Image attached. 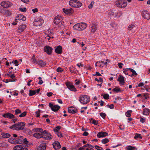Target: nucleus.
<instances>
[{"label":"nucleus","instance_id":"f257e3e1","mask_svg":"<svg viewBox=\"0 0 150 150\" xmlns=\"http://www.w3.org/2000/svg\"><path fill=\"white\" fill-rule=\"evenodd\" d=\"M25 123L24 122H20L16 123L11 126L10 128L11 129H15L17 130H22L24 128Z\"/></svg>","mask_w":150,"mask_h":150},{"label":"nucleus","instance_id":"f03ea898","mask_svg":"<svg viewBox=\"0 0 150 150\" xmlns=\"http://www.w3.org/2000/svg\"><path fill=\"white\" fill-rule=\"evenodd\" d=\"M87 25L84 23L76 24L73 26L74 30H84L87 27Z\"/></svg>","mask_w":150,"mask_h":150},{"label":"nucleus","instance_id":"7ed1b4c3","mask_svg":"<svg viewBox=\"0 0 150 150\" xmlns=\"http://www.w3.org/2000/svg\"><path fill=\"white\" fill-rule=\"evenodd\" d=\"M79 100L83 104H86L90 101V97L86 95L81 96L79 98Z\"/></svg>","mask_w":150,"mask_h":150},{"label":"nucleus","instance_id":"20e7f679","mask_svg":"<svg viewBox=\"0 0 150 150\" xmlns=\"http://www.w3.org/2000/svg\"><path fill=\"white\" fill-rule=\"evenodd\" d=\"M115 4L117 7L121 8H124L127 5V3L125 0H116Z\"/></svg>","mask_w":150,"mask_h":150},{"label":"nucleus","instance_id":"39448f33","mask_svg":"<svg viewBox=\"0 0 150 150\" xmlns=\"http://www.w3.org/2000/svg\"><path fill=\"white\" fill-rule=\"evenodd\" d=\"M69 5L72 7L75 8L80 7L82 5V3L77 0H71L69 2Z\"/></svg>","mask_w":150,"mask_h":150},{"label":"nucleus","instance_id":"423d86ee","mask_svg":"<svg viewBox=\"0 0 150 150\" xmlns=\"http://www.w3.org/2000/svg\"><path fill=\"white\" fill-rule=\"evenodd\" d=\"M42 133V138H43L45 140H50L52 138V136L51 134L48 133V132L46 130H44Z\"/></svg>","mask_w":150,"mask_h":150},{"label":"nucleus","instance_id":"0eeeda50","mask_svg":"<svg viewBox=\"0 0 150 150\" xmlns=\"http://www.w3.org/2000/svg\"><path fill=\"white\" fill-rule=\"evenodd\" d=\"M63 19V17L59 15H57L54 17V23L55 24H58L61 22Z\"/></svg>","mask_w":150,"mask_h":150},{"label":"nucleus","instance_id":"6e6552de","mask_svg":"<svg viewBox=\"0 0 150 150\" xmlns=\"http://www.w3.org/2000/svg\"><path fill=\"white\" fill-rule=\"evenodd\" d=\"M49 107H50L51 110L54 112H57L58 111L60 108V106L57 105H53L51 103H50L49 105Z\"/></svg>","mask_w":150,"mask_h":150},{"label":"nucleus","instance_id":"1a4fd4ad","mask_svg":"<svg viewBox=\"0 0 150 150\" xmlns=\"http://www.w3.org/2000/svg\"><path fill=\"white\" fill-rule=\"evenodd\" d=\"M142 15L145 19L149 20L150 19V14L147 11H143Z\"/></svg>","mask_w":150,"mask_h":150},{"label":"nucleus","instance_id":"9d476101","mask_svg":"<svg viewBox=\"0 0 150 150\" xmlns=\"http://www.w3.org/2000/svg\"><path fill=\"white\" fill-rule=\"evenodd\" d=\"M52 48L49 46H45L44 48V51L48 54H50L52 52Z\"/></svg>","mask_w":150,"mask_h":150},{"label":"nucleus","instance_id":"9b49d317","mask_svg":"<svg viewBox=\"0 0 150 150\" xmlns=\"http://www.w3.org/2000/svg\"><path fill=\"white\" fill-rule=\"evenodd\" d=\"M43 20L42 19H37L34 21L33 24L36 26H40L43 23Z\"/></svg>","mask_w":150,"mask_h":150},{"label":"nucleus","instance_id":"f8f14e48","mask_svg":"<svg viewBox=\"0 0 150 150\" xmlns=\"http://www.w3.org/2000/svg\"><path fill=\"white\" fill-rule=\"evenodd\" d=\"M66 85L68 88L71 91H76V88L70 82H68L67 83Z\"/></svg>","mask_w":150,"mask_h":150},{"label":"nucleus","instance_id":"ddd939ff","mask_svg":"<svg viewBox=\"0 0 150 150\" xmlns=\"http://www.w3.org/2000/svg\"><path fill=\"white\" fill-rule=\"evenodd\" d=\"M52 145L54 148L56 150L60 149L61 147L59 142L57 141H55Z\"/></svg>","mask_w":150,"mask_h":150},{"label":"nucleus","instance_id":"4468645a","mask_svg":"<svg viewBox=\"0 0 150 150\" xmlns=\"http://www.w3.org/2000/svg\"><path fill=\"white\" fill-rule=\"evenodd\" d=\"M64 12L67 15H70L71 14L73 13L74 12V11L71 8L67 9L65 10L64 8H63Z\"/></svg>","mask_w":150,"mask_h":150},{"label":"nucleus","instance_id":"2eb2a0df","mask_svg":"<svg viewBox=\"0 0 150 150\" xmlns=\"http://www.w3.org/2000/svg\"><path fill=\"white\" fill-rule=\"evenodd\" d=\"M46 144L45 143H42L37 147L38 150H45L46 149Z\"/></svg>","mask_w":150,"mask_h":150},{"label":"nucleus","instance_id":"dca6fc26","mask_svg":"<svg viewBox=\"0 0 150 150\" xmlns=\"http://www.w3.org/2000/svg\"><path fill=\"white\" fill-rule=\"evenodd\" d=\"M68 111L69 113L74 114L77 112V110L73 107H71L68 108Z\"/></svg>","mask_w":150,"mask_h":150},{"label":"nucleus","instance_id":"f3484780","mask_svg":"<svg viewBox=\"0 0 150 150\" xmlns=\"http://www.w3.org/2000/svg\"><path fill=\"white\" fill-rule=\"evenodd\" d=\"M3 116L4 117H7L10 119L13 118L15 117L14 115L13 114L9 112L4 114L3 115Z\"/></svg>","mask_w":150,"mask_h":150},{"label":"nucleus","instance_id":"a211bd4d","mask_svg":"<svg viewBox=\"0 0 150 150\" xmlns=\"http://www.w3.org/2000/svg\"><path fill=\"white\" fill-rule=\"evenodd\" d=\"M55 52L57 54H60L62 53V47L60 45H59L55 47Z\"/></svg>","mask_w":150,"mask_h":150},{"label":"nucleus","instance_id":"6ab92c4d","mask_svg":"<svg viewBox=\"0 0 150 150\" xmlns=\"http://www.w3.org/2000/svg\"><path fill=\"white\" fill-rule=\"evenodd\" d=\"M108 135L107 133L105 132H98L97 134V136L99 138L105 137Z\"/></svg>","mask_w":150,"mask_h":150},{"label":"nucleus","instance_id":"aec40b11","mask_svg":"<svg viewBox=\"0 0 150 150\" xmlns=\"http://www.w3.org/2000/svg\"><path fill=\"white\" fill-rule=\"evenodd\" d=\"M26 28L25 25H20L18 28V32L20 33L23 32Z\"/></svg>","mask_w":150,"mask_h":150},{"label":"nucleus","instance_id":"412c9836","mask_svg":"<svg viewBox=\"0 0 150 150\" xmlns=\"http://www.w3.org/2000/svg\"><path fill=\"white\" fill-rule=\"evenodd\" d=\"M91 26V32L93 33L95 32L97 28V24L95 23H94L92 24Z\"/></svg>","mask_w":150,"mask_h":150},{"label":"nucleus","instance_id":"4be33fe9","mask_svg":"<svg viewBox=\"0 0 150 150\" xmlns=\"http://www.w3.org/2000/svg\"><path fill=\"white\" fill-rule=\"evenodd\" d=\"M117 81L120 82V84L122 85H124V83H125L124 77L121 75H120V77L117 80Z\"/></svg>","mask_w":150,"mask_h":150},{"label":"nucleus","instance_id":"5701e85b","mask_svg":"<svg viewBox=\"0 0 150 150\" xmlns=\"http://www.w3.org/2000/svg\"><path fill=\"white\" fill-rule=\"evenodd\" d=\"M23 137L22 136L19 137H18L16 138V144H21L23 143Z\"/></svg>","mask_w":150,"mask_h":150},{"label":"nucleus","instance_id":"b1692460","mask_svg":"<svg viewBox=\"0 0 150 150\" xmlns=\"http://www.w3.org/2000/svg\"><path fill=\"white\" fill-rule=\"evenodd\" d=\"M17 18H18V20H22L23 21H25L26 20V18L23 15L20 14L18 15L17 17ZM18 20L17 19H16L15 20L17 21Z\"/></svg>","mask_w":150,"mask_h":150},{"label":"nucleus","instance_id":"393cba45","mask_svg":"<svg viewBox=\"0 0 150 150\" xmlns=\"http://www.w3.org/2000/svg\"><path fill=\"white\" fill-rule=\"evenodd\" d=\"M37 64H38L41 67H45L46 65L45 62L41 60H38V61L37 62Z\"/></svg>","mask_w":150,"mask_h":150},{"label":"nucleus","instance_id":"a878e982","mask_svg":"<svg viewBox=\"0 0 150 150\" xmlns=\"http://www.w3.org/2000/svg\"><path fill=\"white\" fill-rule=\"evenodd\" d=\"M42 133L38 132H35L33 134V137L37 139H40L42 138Z\"/></svg>","mask_w":150,"mask_h":150},{"label":"nucleus","instance_id":"bb28decb","mask_svg":"<svg viewBox=\"0 0 150 150\" xmlns=\"http://www.w3.org/2000/svg\"><path fill=\"white\" fill-rule=\"evenodd\" d=\"M1 6L4 8H7L9 7L10 6L9 4H8L7 2L6 1L2 2L1 3Z\"/></svg>","mask_w":150,"mask_h":150},{"label":"nucleus","instance_id":"cd10ccee","mask_svg":"<svg viewBox=\"0 0 150 150\" xmlns=\"http://www.w3.org/2000/svg\"><path fill=\"white\" fill-rule=\"evenodd\" d=\"M8 141L11 144H16V138H14L13 137H11L8 139Z\"/></svg>","mask_w":150,"mask_h":150},{"label":"nucleus","instance_id":"c85d7f7f","mask_svg":"<svg viewBox=\"0 0 150 150\" xmlns=\"http://www.w3.org/2000/svg\"><path fill=\"white\" fill-rule=\"evenodd\" d=\"M32 131L34 132H39L41 133H42V132H43V129H42L39 128H35L33 129Z\"/></svg>","mask_w":150,"mask_h":150},{"label":"nucleus","instance_id":"c756f323","mask_svg":"<svg viewBox=\"0 0 150 150\" xmlns=\"http://www.w3.org/2000/svg\"><path fill=\"white\" fill-rule=\"evenodd\" d=\"M150 110L148 108H145L144 109L143 114L144 115H147L149 113Z\"/></svg>","mask_w":150,"mask_h":150},{"label":"nucleus","instance_id":"7c9ffc66","mask_svg":"<svg viewBox=\"0 0 150 150\" xmlns=\"http://www.w3.org/2000/svg\"><path fill=\"white\" fill-rule=\"evenodd\" d=\"M2 137L3 138H7L10 137L11 135L8 133H1Z\"/></svg>","mask_w":150,"mask_h":150},{"label":"nucleus","instance_id":"2f4dec72","mask_svg":"<svg viewBox=\"0 0 150 150\" xmlns=\"http://www.w3.org/2000/svg\"><path fill=\"white\" fill-rule=\"evenodd\" d=\"M23 148V146L21 145H18L14 147V150H21Z\"/></svg>","mask_w":150,"mask_h":150},{"label":"nucleus","instance_id":"473e14b6","mask_svg":"<svg viewBox=\"0 0 150 150\" xmlns=\"http://www.w3.org/2000/svg\"><path fill=\"white\" fill-rule=\"evenodd\" d=\"M112 90L113 91L116 92L117 93L119 92H121L122 91L119 87H117L116 88H113Z\"/></svg>","mask_w":150,"mask_h":150},{"label":"nucleus","instance_id":"72a5a7b5","mask_svg":"<svg viewBox=\"0 0 150 150\" xmlns=\"http://www.w3.org/2000/svg\"><path fill=\"white\" fill-rule=\"evenodd\" d=\"M136 148L131 146H129L126 147L127 150H135Z\"/></svg>","mask_w":150,"mask_h":150},{"label":"nucleus","instance_id":"f704fd0d","mask_svg":"<svg viewBox=\"0 0 150 150\" xmlns=\"http://www.w3.org/2000/svg\"><path fill=\"white\" fill-rule=\"evenodd\" d=\"M36 93L35 90H30L29 91V95L30 96H32Z\"/></svg>","mask_w":150,"mask_h":150},{"label":"nucleus","instance_id":"c9c22d12","mask_svg":"<svg viewBox=\"0 0 150 150\" xmlns=\"http://www.w3.org/2000/svg\"><path fill=\"white\" fill-rule=\"evenodd\" d=\"M129 70L131 72H132V76H133L134 75L137 76V73L133 69L129 68Z\"/></svg>","mask_w":150,"mask_h":150},{"label":"nucleus","instance_id":"e433bc0d","mask_svg":"<svg viewBox=\"0 0 150 150\" xmlns=\"http://www.w3.org/2000/svg\"><path fill=\"white\" fill-rule=\"evenodd\" d=\"M134 138L135 139H137L138 138L142 139V137L141 136V134H140L137 133L135 134V135L134 137Z\"/></svg>","mask_w":150,"mask_h":150},{"label":"nucleus","instance_id":"4c0bfd02","mask_svg":"<svg viewBox=\"0 0 150 150\" xmlns=\"http://www.w3.org/2000/svg\"><path fill=\"white\" fill-rule=\"evenodd\" d=\"M132 111L131 110H128L126 113L125 115L127 117H129L131 115V113Z\"/></svg>","mask_w":150,"mask_h":150},{"label":"nucleus","instance_id":"58836bf2","mask_svg":"<svg viewBox=\"0 0 150 150\" xmlns=\"http://www.w3.org/2000/svg\"><path fill=\"white\" fill-rule=\"evenodd\" d=\"M109 142V140L107 138H105L104 139H103L102 140V142L104 144H105Z\"/></svg>","mask_w":150,"mask_h":150},{"label":"nucleus","instance_id":"ea45409f","mask_svg":"<svg viewBox=\"0 0 150 150\" xmlns=\"http://www.w3.org/2000/svg\"><path fill=\"white\" fill-rule=\"evenodd\" d=\"M7 144L5 142H3L0 143V147H7Z\"/></svg>","mask_w":150,"mask_h":150},{"label":"nucleus","instance_id":"a19ab883","mask_svg":"<svg viewBox=\"0 0 150 150\" xmlns=\"http://www.w3.org/2000/svg\"><path fill=\"white\" fill-rule=\"evenodd\" d=\"M60 128L61 127L60 126H57L55 129H54V131L55 132H58Z\"/></svg>","mask_w":150,"mask_h":150},{"label":"nucleus","instance_id":"79ce46f5","mask_svg":"<svg viewBox=\"0 0 150 150\" xmlns=\"http://www.w3.org/2000/svg\"><path fill=\"white\" fill-rule=\"evenodd\" d=\"M19 11L23 12H25L27 11V9L26 8H19Z\"/></svg>","mask_w":150,"mask_h":150},{"label":"nucleus","instance_id":"37998d69","mask_svg":"<svg viewBox=\"0 0 150 150\" xmlns=\"http://www.w3.org/2000/svg\"><path fill=\"white\" fill-rule=\"evenodd\" d=\"M26 113L27 112L26 111H24L19 116L21 117H24L26 115Z\"/></svg>","mask_w":150,"mask_h":150},{"label":"nucleus","instance_id":"c03bdc74","mask_svg":"<svg viewBox=\"0 0 150 150\" xmlns=\"http://www.w3.org/2000/svg\"><path fill=\"white\" fill-rule=\"evenodd\" d=\"M103 97L104 99L107 100L109 99V96L108 94H105L103 96Z\"/></svg>","mask_w":150,"mask_h":150},{"label":"nucleus","instance_id":"a18cd8bd","mask_svg":"<svg viewBox=\"0 0 150 150\" xmlns=\"http://www.w3.org/2000/svg\"><path fill=\"white\" fill-rule=\"evenodd\" d=\"M134 27V25L132 24H131L129 25L128 28V30H130L132 29Z\"/></svg>","mask_w":150,"mask_h":150},{"label":"nucleus","instance_id":"49530a36","mask_svg":"<svg viewBox=\"0 0 150 150\" xmlns=\"http://www.w3.org/2000/svg\"><path fill=\"white\" fill-rule=\"evenodd\" d=\"M41 110H38V111L35 112V114L36 115L37 117H40V112Z\"/></svg>","mask_w":150,"mask_h":150},{"label":"nucleus","instance_id":"de8ad7c7","mask_svg":"<svg viewBox=\"0 0 150 150\" xmlns=\"http://www.w3.org/2000/svg\"><path fill=\"white\" fill-rule=\"evenodd\" d=\"M28 141L27 140V139L26 138H23V143L24 144H26V145L27 147L28 146L27 145V144H28Z\"/></svg>","mask_w":150,"mask_h":150},{"label":"nucleus","instance_id":"09e8293b","mask_svg":"<svg viewBox=\"0 0 150 150\" xmlns=\"http://www.w3.org/2000/svg\"><path fill=\"white\" fill-rule=\"evenodd\" d=\"M129 68L123 69V73L126 75H128V74L127 72L128 70H129Z\"/></svg>","mask_w":150,"mask_h":150},{"label":"nucleus","instance_id":"8fccbe9b","mask_svg":"<svg viewBox=\"0 0 150 150\" xmlns=\"http://www.w3.org/2000/svg\"><path fill=\"white\" fill-rule=\"evenodd\" d=\"M95 80L96 81L100 82L101 83H102L103 82V79L101 77L99 78V80H98V79L97 78H95Z\"/></svg>","mask_w":150,"mask_h":150},{"label":"nucleus","instance_id":"3c124183","mask_svg":"<svg viewBox=\"0 0 150 150\" xmlns=\"http://www.w3.org/2000/svg\"><path fill=\"white\" fill-rule=\"evenodd\" d=\"M100 115L103 119L105 118L106 116V114L105 113L103 112L100 113Z\"/></svg>","mask_w":150,"mask_h":150},{"label":"nucleus","instance_id":"603ef678","mask_svg":"<svg viewBox=\"0 0 150 150\" xmlns=\"http://www.w3.org/2000/svg\"><path fill=\"white\" fill-rule=\"evenodd\" d=\"M21 111L19 109H17L15 110V114L16 115H17L18 114L21 113Z\"/></svg>","mask_w":150,"mask_h":150},{"label":"nucleus","instance_id":"864d4df0","mask_svg":"<svg viewBox=\"0 0 150 150\" xmlns=\"http://www.w3.org/2000/svg\"><path fill=\"white\" fill-rule=\"evenodd\" d=\"M95 147L97 150H103V149L101 147H100L97 145H96Z\"/></svg>","mask_w":150,"mask_h":150},{"label":"nucleus","instance_id":"5fc2aeb1","mask_svg":"<svg viewBox=\"0 0 150 150\" xmlns=\"http://www.w3.org/2000/svg\"><path fill=\"white\" fill-rule=\"evenodd\" d=\"M5 11V13L7 15H11V12L9 11L8 10H6Z\"/></svg>","mask_w":150,"mask_h":150},{"label":"nucleus","instance_id":"6e6d98bb","mask_svg":"<svg viewBox=\"0 0 150 150\" xmlns=\"http://www.w3.org/2000/svg\"><path fill=\"white\" fill-rule=\"evenodd\" d=\"M123 65V64L122 63H119L117 64V65L120 69H122V65Z\"/></svg>","mask_w":150,"mask_h":150},{"label":"nucleus","instance_id":"4d7b16f0","mask_svg":"<svg viewBox=\"0 0 150 150\" xmlns=\"http://www.w3.org/2000/svg\"><path fill=\"white\" fill-rule=\"evenodd\" d=\"M140 121L142 123H143L145 121V120L146 119L145 118H143L142 117H140Z\"/></svg>","mask_w":150,"mask_h":150},{"label":"nucleus","instance_id":"13d9d810","mask_svg":"<svg viewBox=\"0 0 150 150\" xmlns=\"http://www.w3.org/2000/svg\"><path fill=\"white\" fill-rule=\"evenodd\" d=\"M92 123L93 124L95 125H97L98 124V122L95 120H93Z\"/></svg>","mask_w":150,"mask_h":150},{"label":"nucleus","instance_id":"bf43d9fd","mask_svg":"<svg viewBox=\"0 0 150 150\" xmlns=\"http://www.w3.org/2000/svg\"><path fill=\"white\" fill-rule=\"evenodd\" d=\"M107 106L111 109H113L114 108V105L113 104L111 105L108 104Z\"/></svg>","mask_w":150,"mask_h":150},{"label":"nucleus","instance_id":"052dcab7","mask_svg":"<svg viewBox=\"0 0 150 150\" xmlns=\"http://www.w3.org/2000/svg\"><path fill=\"white\" fill-rule=\"evenodd\" d=\"M88 146L91 147L92 148L94 147L92 145H91V144H86L83 146V147H87Z\"/></svg>","mask_w":150,"mask_h":150},{"label":"nucleus","instance_id":"680f3d73","mask_svg":"<svg viewBox=\"0 0 150 150\" xmlns=\"http://www.w3.org/2000/svg\"><path fill=\"white\" fill-rule=\"evenodd\" d=\"M57 134L59 137H62V134L60 132H58Z\"/></svg>","mask_w":150,"mask_h":150},{"label":"nucleus","instance_id":"e2e57ef3","mask_svg":"<svg viewBox=\"0 0 150 150\" xmlns=\"http://www.w3.org/2000/svg\"><path fill=\"white\" fill-rule=\"evenodd\" d=\"M100 62H96L95 64V66H98L100 67H102L103 66H102L101 65V64H100Z\"/></svg>","mask_w":150,"mask_h":150},{"label":"nucleus","instance_id":"0e129e2a","mask_svg":"<svg viewBox=\"0 0 150 150\" xmlns=\"http://www.w3.org/2000/svg\"><path fill=\"white\" fill-rule=\"evenodd\" d=\"M143 96L145 97V98L146 99H147L149 98V96H148V95H147V93L144 94L143 95Z\"/></svg>","mask_w":150,"mask_h":150},{"label":"nucleus","instance_id":"69168bd1","mask_svg":"<svg viewBox=\"0 0 150 150\" xmlns=\"http://www.w3.org/2000/svg\"><path fill=\"white\" fill-rule=\"evenodd\" d=\"M144 83L142 82L140 83L138 85V86H136V87L137 88L138 86V87H141L142 86L144 85Z\"/></svg>","mask_w":150,"mask_h":150},{"label":"nucleus","instance_id":"338daca9","mask_svg":"<svg viewBox=\"0 0 150 150\" xmlns=\"http://www.w3.org/2000/svg\"><path fill=\"white\" fill-rule=\"evenodd\" d=\"M57 71L58 72H62L63 70H61V68L60 67H58L57 69Z\"/></svg>","mask_w":150,"mask_h":150},{"label":"nucleus","instance_id":"774afa93","mask_svg":"<svg viewBox=\"0 0 150 150\" xmlns=\"http://www.w3.org/2000/svg\"><path fill=\"white\" fill-rule=\"evenodd\" d=\"M32 11L33 12V13H35V12H37L38 11V9L37 8L33 9L32 10Z\"/></svg>","mask_w":150,"mask_h":150}]
</instances>
